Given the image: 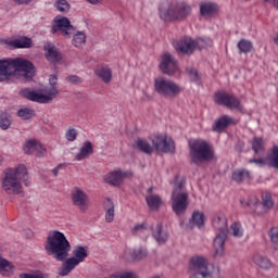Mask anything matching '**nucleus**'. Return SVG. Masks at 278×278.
I'll return each instance as SVG.
<instances>
[{
	"instance_id": "nucleus-19",
	"label": "nucleus",
	"mask_w": 278,
	"mask_h": 278,
	"mask_svg": "<svg viewBox=\"0 0 278 278\" xmlns=\"http://www.w3.org/2000/svg\"><path fill=\"white\" fill-rule=\"evenodd\" d=\"M228 233L229 232L220 231L214 238V257H223V255H225V242H227Z\"/></svg>"
},
{
	"instance_id": "nucleus-48",
	"label": "nucleus",
	"mask_w": 278,
	"mask_h": 278,
	"mask_svg": "<svg viewBox=\"0 0 278 278\" xmlns=\"http://www.w3.org/2000/svg\"><path fill=\"white\" fill-rule=\"evenodd\" d=\"M147 229V224L142 223L139 225H136L135 227L131 228V233L136 236V233H142Z\"/></svg>"
},
{
	"instance_id": "nucleus-57",
	"label": "nucleus",
	"mask_w": 278,
	"mask_h": 278,
	"mask_svg": "<svg viewBox=\"0 0 278 278\" xmlns=\"http://www.w3.org/2000/svg\"><path fill=\"white\" fill-rule=\"evenodd\" d=\"M266 3H271L274 8L277 5V0H265Z\"/></svg>"
},
{
	"instance_id": "nucleus-36",
	"label": "nucleus",
	"mask_w": 278,
	"mask_h": 278,
	"mask_svg": "<svg viewBox=\"0 0 278 278\" xmlns=\"http://www.w3.org/2000/svg\"><path fill=\"white\" fill-rule=\"evenodd\" d=\"M12 125V119L10 118V114L8 112H0V129L3 131L10 129Z\"/></svg>"
},
{
	"instance_id": "nucleus-43",
	"label": "nucleus",
	"mask_w": 278,
	"mask_h": 278,
	"mask_svg": "<svg viewBox=\"0 0 278 278\" xmlns=\"http://www.w3.org/2000/svg\"><path fill=\"white\" fill-rule=\"evenodd\" d=\"M146 256H147V250L142 248L136 249L131 252V257L132 260H136V261L144 260Z\"/></svg>"
},
{
	"instance_id": "nucleus-27",
	"label": "nucleus",
	"mask_w": 278,
	"mask_h": 278,
	"mask_svg": "<svg viewBox=\"0 0 278 278\" xmlns=\"http://www.w3.org/2000/svg\"><path fill=\"white\" fill-rule=\"evenodd\" d=\"M251 179V172L249 169L239 168L232 172V181L236 184H244V181H250Z\"/></svg>"
},
{
	"instance_id": "nucleus-21",
	"label": "nucleus",
	"mask_w": 278,
	"mask_h": 278,
	"mask_svg": "<svg viewBox=\"0 0 278 278\" xmlns=\"http://www.w3.org/2000/svg\"><path fill=\"white\" fill-rule=\"evenodd\" d=\"M187 227H189V229H194V227L203 229V227H205V213L201 211H194L191 218L189 219Z\"/></svg>"
},
{
	"instance_id": "nucleus-33",
	"label": "nucleus",
	"mask_w": 278,
	"mask_h": 278,
	"mask_svg": "<svg viewBox=\"0 0 278 278\" xmlns=\"http://www.w3.org/2000/svg\"><path fill=\"white\" fill-rule=\"evenodd\" d=\"M40 151V154L41 155H45V153H47V149H45V148H42V144H38V143H36V140H29V141H27V143H26V146H25V148H24V151H25V153H29V151Z\"/></svg>"
},
{
	"instance_id": "nucleus-2",
	"label": "nucleus",
	"mask_w": 278,
	"mask_h": 278,
	"mask_svg": "<svg viewBox=\"0 0 278 278\" xmlns=\"http://www.w3.org/2000/svg\"><path fill=\"white\" fill-rule=\"evenodd\" d=\"M34 63L23 59L0 60V81H10L11 77L21 75L27 81L34 79Z\"/></svg>"
},
{
	"instance_id": "nucleus-34",
	"label": "nucleus",
	"mask_w": 278,
	"mask_h": 278,
	"mask_svg": "<svg viewBox=\"0 0 278 278\" xmlns=\"http://www.w3.org/2000/svg\"><path fill=\"white\" fill-rule=\"evenodd\" d=\"M17 116L22 118V121H31V118L36 116V111L29 108H22L17 111Z\"/></svg>"
},
{
	"instance_id": "nucleus-3",
	"label": "nucleus",
	"mask_w": 278,
	"mask_h": 278,
	"mask_svg": "<svg viewBox=\"0 0 278 278\" xmlns=\"http://www.w3.org/2000/svg\"><path fill=\"white\" fill-rule=\"evenodd\" d=\"M29 175L25 165H20L16 168H5L4 177L1 179V188L7 194H23V185L29 186Z\"/></svg>"
},
{
	"instance_id": "nucleus-6",
	"label": "nucleus",
	"mask_w": 278,
	"mask_h": 278,
	"mask_svg": "<svg viewBox=\"0 0 278 278\" xmlns=\"http://www.w3.org/2000/svg\"><path fill=\"white\" fill-rule=\"evenodd\" d=\"M186 185V178L179 175L175 176L174 189L172 191V210L176 216H184L188 212V191H184V186Z\"/></svg>"
},
{
	"instance_id": "nucleus-40",
	"label": "nucleus",
	"mask_w": 278,
	"mask_h": 278,
	"mask_svg": "<svg viewBox=\"0 0 278 278\" xmlns=\"http://www.w3.org/2000/svg\"><path fill=\"white\" fill-rule=\"evenodd\" d=\"M269 168H278V147L274 146L271 148V156L269 157V161L267 163Z\"/></svg>"
},
{
	"instance_id": "nucleus-17",
	"label": "nucleus",
	"mask_w": 278,
	"mask_h": 278,
	"mask_svg": "<svg viewBox=\"0 0 278 278\" xmlns=\"http://www.w3.org/2000/svg\"><path fill=\"white\" fill-rule=\"evenodd\" d=\"M176 51L184 55H192L197 51V41L190 37H184L177 42Z\"/></svg>"
},
{
	"instance_id": "nucleus-35",
	"label": "nucleus",
	"mask_w": 278,
	"mask_h": 278,
	"mask_svg": "<svg viewBox=\"0 0 278 278\" xmlns=\"http://www.w3.org/2000/svg\"><path fill=\"white\" fill-rule=\"evenodd\" d=\"M237 47L240 53H251V51H253V42H251V40L241 39Z\"/></svg>"
},
{
	"instance_id": "nucleus-37",
	"label": "nucleus",
	"mask_w": 278,
	"mask_h": 278,
	"mask_svg": "<svg viewBox=\"0 0 278 278\" xmlns=\"http://www.w3.org/2000/svg\"><path fill=\"white\" fill-rule=\"evenodd\" d=\"M253 262L258 266L260 268H270V260H268L265 256H262L260 254H256L253 256Z\"/></svg>"
},
{
	"instance_id": "nucleus-41",
	"label": "nucleus",
	"mask_w": 278,
	"mask_h": 278,
	"mask_svg": "<svg viewBox=\"0 0 278 278\" xmlns=\"http://www.w3.org/2000/svg\"><path fill=\"white\" fill-rule=\"evenodd\" d=\"M55 8L56 10H59V12H62L63 14L71 11V4L66 0H58L55 3Z\"/></svg>"
},
{
	"instance_id": "nucleus-22",
	"label": "nucleus",
	"mask_w": 278,
	"mask_h": 278,
	"mask_svg": "<svg viewBox=\"0 0 278 278\" xmlns=\"http://www.w3.org/2000/svg\"><path fill=\"white\" fill-rule=\"evenodd\" d=\"M152 236L159 244H166L168 242V231L164 230V224L159 222L155 229L152 230Z\"/></svg>"
},
{
	"instance_id": "nucleus-46",
	"label": "nucleus",
	"mask_w": 278,
	"mask_h": 278,
	"mask_svg": "<svg viewBox=\"0 0 278 278\" xmlns=\"http://www.w3.org/2000/svg\"><path fill=\"white\" fill-rule=\"evenodd\" d=\"M268 237H269V240H270V242L273 244H277L278 245V226L271 227L268 230Z\"/></svg>"
},
{
	"instance_id": "nucleus-55",
	"label": "nucleus",
	"mask_w": 278,
	"mask_h": 278,
	"mask_svg": "<svg viewBox=\"0 0 278 278\" xmlns=\"http://www.w3.org/2000/svg\"><path fill=\"white\" fill-rule=\"evenodd\" d=\"M123 260H125L126 262H129V250L126 249L123 253Z\"/></svg>"
},
{
	"instance_id": "nucleus-29",
	"label": "nucleus",
	"mask_w": 278,
	"mask_h": 278,
	"mask_svg": "<svg viewBox=\"0 0 278 278\" xmlns=\"http://www.w3.org/2000/svg\"><path fill=\"white\" fill-rule=\"evenodd\" d=\"M135 149L141 151V153H146V155H151V153H153V147L144 139H137L135 142Z\"/></svg>"
},
{
	"instance_id": "nucleus-32",
	"label": "nucleus",
	"mask_w": 278,
	"mask_h": 278,
	"mask_svg": "<svg viewBox=\"0 0 278 278\" xmlns=\"http://www.w3.org/2000/svg\"><path fill=\"white\" fill-rule=\"evenodd\" d=\"M146 201H147L148 207H150V210H159L160 205H162V198L157 194L147 195Z\"/></svg>"
},
{
	"instance_id": "nucleus-56",
	"label": "nucleus",
	"mask_w": 278,
	"mask_h": 278,
	"mask_svg": "<svg viewBox=\"0 0 278 278\" xmlns=\"http://www.w3.org/2000/svg\"><path fill=\"white\" fill-rule=\"evenodd\" d=\"M88 3H91L92 5H97L99 3H101V0H87Z\"/></svg>"
},
{
	"instance_id": "nucleus-39",
	"label": "nucleus",
	"mask_w": 278,
	"mask_h": 278,
	"mask_svg": "<svg viewBox=\"0 0 278 278\" xmlns=\"http://www.w3.org/2000/svg\"><path fill=\"white\" fill-rule=\"evenodd\" d=\"M74 47H81V45L86 43V33L84 31H77L74 34L73 40H72Z\"/></svg>"
},
{
	"instance_id": "nucleus-5",
	"label": "nucleus",
	"mask_w": 278,
	"mask_h": 278,
	"mask_svg": "<svg viewBox=\"0 0 278 278\" xmlns=\"http://www.w3.org/2000/svg\"><path fill=\"white\" fill-rule=\"evenodd\" d=\"M160 17L163 21H186L192 14V7L186 1L162 2L160 4Z\"/></svg>"
},
{
	"instance_id": "nucleus-44",
	"label": "nucleus",
	"mask_w": 278,
	"mask_h": 278,
	"mask_svg": "<svg viewBox=\"0 0 278 278\" xmlns=\"http://www.w3.org/2000/svg\"><path fill=\"white\" fill-rule=\"evenodd\" d=\"M110 278H138L134 271L113 273Z\"/></svg>"
},
{
	"instance_id": "nucleus-60",
	"label": "nucleus",
	"mask_w": 278,
	"mask_h": 278,
	"mask_svg": "<svg viewBox=\"0 0 278 278\" xmlns=\"http://www.w3.org/2000/svg\"><path fill=\"white\" fill-rule=\"evenodd\" d=\"M276 8H277V10H278V0H277V2H276Z\"/></svg>"
},
{
	"instance_id": "nucleus-1",
	"label": "nucleus",
	"mask_w": 278,
	"mask_h": 278,
	"mask_svg": "<svg viewBox=\"0 0 278 278\" xmlns=\"http://www.w3.org/2000/svg\"><path fill=\"white\" fill-rule=\"evenodd\" d=\"M71 249V242H68L66 236L60 230H54L52 236L47 237L45 244L47 254L52 255L56 262H64L59 269L60 277L71 275V273L75 270V267L79 266V264L88 257V250L83 245H77L76 249L73 250L74 256L67 258Z\"/></svg>"
},
{
	"instance_id": "nucleus-8",
	"label": "nucleus",
	"mask_w": 278,
	"mask_h": 278,
	"mask_svg": "<svg viewBox=\"0 0 278 278\" xmlns=\"http://www.w3.org/2000/svg\"><path fill=\"white\" fill-rule=\"evenodd\" d=\"M154 90L165 99H177L184 92V88L179 84L165 77L154 79Z\"/></svg>"
},
{
	"instance_id": "nucleus-15",
	"label": "nucleus",
	"mask_w": 278,
	"mask_h": 278,
	"mask_svg": "<svg viewBox=\"0 0 278 278\" xmlns=\"http://www.w3.org/2000/svg\"><path fill=\"white\" fill-rule=\"evenodd\" d=\"M160 68L164 75H175V73H179V64L177 63V59H175V56L168 52L162 55Z\"/></svg>"
},
{
	"instance_id": "nucleus-31",
	"label": "nucleus",
	"mask_w": 278,
	"mask_h": 278,
	"mask_svg": "<svg viewBox=\"0 0 278 278\" xmlns=\"http://www.w3.org/2000/svg\"><path fill=\"white\" fill-rule=\"evenodd\" d=\"M14 49H31V38L29 37H20L11 41Z\"/></svg>"
},
{
	"instance_id": "nucleus-23",
	"label": "nucleus",
	"mask_w": 278,
	"mask_h": 278,
	"mask_svg": "<svg viewBox=\"0 0 278 278\" xmlns=\"http://www.w3.org/2000/svg\"><path fill=\"white\" fill-rule=\"evenodd\" d=\"M45 50H46V58L48 62H50L51 64L61 62L62 53L58 51V48H55V46L48 43L47 46H45Z\"/></svg>"
},
{
	"instance_id": "nucleus-7",
	"label": "nucleus",
	"mask_w": 278,
	"mask_h": 278,
	"mask_svg": "<svg viewBox=\"0 0 278 278\" xmlns=\"http://www.w3.org/2000/svg\"><path fill=\"white\" fill-rule=\"evenodd\" d=\"M189 155L195 166H201L203 162H214V147L205 140L197 139L189 143Z\"/></svg>"
},
{
	"instance_id": "nucleus-10",
	"label": "nucleus",
	"mask_w": 278,
	"mask_h": 278,
	"mask_svg": "<svg viewBox=\"0 0 278 278\" xmlns=\"http://www.w3.org/2000/svg\"><path fill=\"white\" fill-rule=\"evenodd\" d=\"M247 205L248 207H254L256 214H266L268 210H271L275 203L273 202V195L268 192H264L262 193V202H258L255 197H250Z\"/></svg>"
},
{
	"instance_id": "nucleus-18",
	"label": "nucleus",
	"mask_w": 278,
	"mask_h": 278,
	"mask_svg": "<svg viewBox=\"0 0 278 278\" xmlns=\"http://www.w3.org/2000/svg\"><path fill=\"white\" fill-rule=\"evenodd\" d=\"M220 8L216 2H202L200 4V14L203 18H214V16H218V11Z\"/></svg>"
},
{
	"instance_id": "nucleus-4",
	"label": "nucleus",
	"mask_w": 278,
	"mask_h": 278,
	"mask_svg": "<svg viewBox=\"0 0 278 278\" xmlns=\"http://www.w3.org/2000/svg\"><path fill=\"white\" fill-rule=\"evenodd\" d=\"M49 86L43 89L45 93L31 90L29 88H22L18 91L22 99H27L28 101H34L35 103H51L60 90H58V74H52L49 76Z\"/></svg>"
},
{
	"instance_id": "nucleus-12",
	"label": "nucleus",
	"mask_w": 278,
	"mask_h": 278,
	"mask_svg": "<svg viewBox=\"0 0 278 278\" xmlns=\"http://www.w3.org/2000/svg\"><path fill=\"white\" fill-rule=\"evenodd\" d=\"M52 34L61 33L65 38H71L75 34V26L71 24L68 17H55L51 28Z\"/></svg>"
},
{
	"instance_id": "nucleus-58",
	"label": "nucleus",
	"mask_w": 278,
	"mask_h": 278,
	"mask_svg": "<svg viewBox=\"0 0 278 278\" xmlns=\"http://www.w3.org/2000/svg\"><path fill=\"white\" fill-rule=\"evenodd\" d=\"M148 193L153 194V187L148 188Z\"/></svg>"
},
{
	"instance_id": "nucleus-25",
	"label": "nucleus",
	"mask_w": 278,
	"mask_h": 278,
	"mask_svg": "<svg viewBox=\"0 0 278 278\" xmlns=\"http://www.w3.org/2000/svg\"><path fill=\"white\" fill-rule=\"evenodd\" d=\"M94 74L97 77L102 79L104 84H110L112 81V68H110L108 65H98L94 70Z\"/></svg>"
},
{
	"instance_id": "nucleus-59",
	"label": "nucleus",
	"mask_w": 278,
	"mask_h": 278,
	"mask_svg": "<svg viewBox=\"0 0 278 278\" xmlns=\"http://www.w3.org/2000/svg\"><path fill=\"white\" fill-rule=\"evenodd\" d=\"M3 164V156L0 155V166Z\"/></svg>"
},
{
	"instance_id": "nucleus-20",
	"label": "nucleus",
	"mask_w": 278,
	"mask_h": 278,
	"mask_svg": "<svg viewBox=\"0 0 278 278\" xmlns=\"http://www.w3.org/2000/svg\"><path fill=\"white\" fill-rule=\"evenodd\" d=\"M238 122L233 119L229 115H223L213 124V131H217L218 134H223L226 128L229 127V125H236Z\"/></svg>"
},
{
	"instance_id": "nucleus-45",
	"label": "nucleus",
	"mask_w": 278,
	"mask_h": 278,
	"mask_svg": "<svg viewBox=\"0 0 278 278\" xmlns=\"http://www.w3.org/2000/svg\"><path fill=\"white\" fill-rule=\"evenodd\" d=\"M230 229L232 231V236L235 238H242L243 236V232H242V226L238 223H233L231 226H230Z\"/></svg>"
},
{
	"instance_id": "nucleus-50",
	"label": "nucleus",
	"mask_w": 278,
	"mask_h": 278,
	"mask_svg": "<svg viewBox=\"0 0 278 278\" xmlns=\"http://www.w3.org/2000/svg\"><path fill=\"white\" fill-rule=\"evenodd\" d=\"M65 79L70 84H79L81 81V79L77 75L67 76Z\"/></svg>"
},
{
	"instance_id": "nucleus-52",
	"label": "nucleus",
	"mask_w": 278,
	"mask_h": 278,
	"mask_svg": "<svg viewBox=\"0 0 278 278\" xmlns=\"http://www.w3.org/2000/svg\"><path fill=\"white\" fill-rule=\"evenodd\" d=\"M14 3H17L18 5H27L29 3H31V1L34 0H13Z\"/></svg>"
},
{
	"instance_id": "nucleus-47",
	"label": "nucleus",
	"mask_w": 278,
	"mask_h": 278,
	"mask_svg": "<svg viewBox=\"0 0 278 278\" xmlns=\"http://www.w3.org/2000/svg\"><path fill=\"white\" fill-rule=\"evenodd\" d=\"M65 138L68 142H75V140H77V130L70 127L65 132Z\"/></svg>"
},
{
	"instance_id": "nucleus-16",
	"label": "nucleus",
	"mask_w": 278,
	"mask_h": 278,
	"mask_svg": "<svg viewBox=\"0 0 278 278\" xmlns=\"http://www.w3.org/2000/svg\"><path fill=\"white\" fill-rule=\"evenodd\" d=\"M72 201L73 204L80 210V212H86L88 210V204L90 203L88 194H86V192L78 187H76L72 192Z\"/></svg>"
},
{
	"instance_id": "nucleus-14",
	"label": "nucleus",
	"mask_w": 278,
	"mask_h": 278,
	"mask_svg": "<svg viewBox=\"0 0 278 278\" xmlns=\"http://www.w3.org/2000/svg\"><path fill=\"white\" fill-rule=\"evenodd\" d=\"M152 144L161 153H175V141L167 135H155L152 137Z\"/></svg>"
},
{
	"instance_id": "nucleus-42",
	"label": "nucleus",
	"mask_w": 278,
	"mask_h": 278,
	"mask_svg": "<svg viewBox=\"0 0 278 278\" xmlns=\"http://www.w3.org/2000/svg\"><path fill=\"white\" fill-rule=\"evenodd\" d=\"M186 73L189 75L191 81H200L201 75L199 74V71L194 67H186Z\"/></svg>"
},
{
	"instance_id": "nucleus-53",
	"label": "nucleus",
	"mask_w": 278,
	"mask_h": 278,
	"mask_svg": "<svg viewBox=\"0 0 278 278\" xmlns=\"http://www.w3.org/2000/svg\"><path fill=\"white\" fill-rule=\"evenodd\" d=\"M242 149H244V142H239L235 147V150L238 151V153H242Z\"/></svg>"
},
{
	"instance_id": "nucleus-30",
	"label": "nucleus",
	"mask_w": 278,
	"mask_h": 278,
	"mask_svg": "<svg viewBox=\"0 0 278 278\" xmlns=\"http://www.w3.org/2000/svg\"><path fill=\"white\" fill-rule=\"evenodd\" d=\"M14 273V265L10 263L8 260L0 256V275L3 277H10Z\"/></svg>"
},
{
	"instance_id": "nucleus-51",
	"label": "nucleus",
	"mask_w": 278,
	"mask_h": 278,
	"mask_svg": "<svg viewBox=\"0 0 278 278\" xmlns=\"http://www.w3.org/2000/svg\"><path fill=\"white\" fill-rule=\"evenodd\" d=\"M250 164H258V166H266V160L264 159H251Z\"/></svg>"
},
{
	"instance_id": "nucleus-26",
	"label": "nucleus",
	"mask_w": 278,
	"mask_h": 278,
	"mask_svg": "<svg viewBox=\"0 0 278 278\" xmlns=\"http://www.w3.org/2000/svg\"><path fill=\"white\" fill-rule=\"evenodd\" d=\"M93 153H94V148H92V142L85 141L83 147L80 148L79 153L75 155V160H77V162H81V160H86Z\"/></svg>"
},
{
	"instance_id": "nucleus-24",
	"label": "nucleus",
	"mask_w": 278,
	"mask_h": 278,
	"mask_svg": "<svg viewBox=\"0 0 278 278\" xmlns=\"http://www.w3.org/2000/svg\"><path fill=\"white\" fill-rule=\"evenodd\" d=\"M212 225L217 231L229 232L227 227V217L223 213H217L213 216Z\"/></svg>"
},
{
	"instance_id": "nucleus-49",
	"label": "nucleus",
	"mask_w": 278,
	"mask_h": 278,
	"mask_svg": "<svg viewBox=\"0 0 278 278\" xmlns=\"http://www.w3.org/2000/svg\"><path fill=\"white\" fill-rule=\"evenodd\" d=\"M20 278H45V275L42 273L39 274H20Z\"/></svg>"
},
{
	"instance_id": "nucleus-9",
	"label": "nucleus",
	"mask_w": 278,
	"mask_h": 278,
	"mask_svg": "<svg viewBox=\"0 0 278 278\" xmlns=\"http://www.w3.org/2000/svg\"><path fill=\"white\" fill-rule=\"evenodd\" d=\"M193 273L189 278H214V273L207 267V260L203 256H195L191 258Z\"/></svg>"
},
{
	"instance_id": "nucleus-38",
	"label": "nucleus",
	"mask_w": 278,
	"mask_h": 278,
	"mask_svg": "<svg viewBox=\"0 0 278 278\" xmlns=\"http://www.w3.org/2000/svg\"><path fill=\"white\" fill-rule=\"evenodd\" d=\"M252 150L256 155H260L264 152V139L255 137L252 141Z\"/></svg>"
},
{
	"instance_id": "nucleus-11",
	"label": "nucleus",
	"mask_w": 278,
	"mask_h": 278,
	"mask_svg": "<svg viewBox=\"0 0 278 278\" xmlns=\"http://www.w3.org/2000/svg\"><path fill=\"white\" fill-rule=\"evenodd\" d=\"M215 103L224 105L225 108H228V110H237V112H242V110H244L240 100L236 96L227 92H216Z\"/></svg>"
},
{
	"instance_id": "nucleus-28",
	"label": "nucleus",
	"mask_w": 278,
	"mask_h": 278,
	"mask_svg": "<svg viewBox=\"0 0 278 278\" xmlns=\"http://www.w3.org/2000/svg\"><path fill=\"white\" fill-rule=\"evenodd\" d=\"M103 207L105 211V220L108 223H113L114 222V202L112 201V199L106 198V200L103 203Z\"/></svg>"
},
{
	"instance_id": "nucleus-54",
	"label": "nucleus",
	"mask_w": 278,
	"mask_h": 278,
	"mask_svg": "<svg viewBox=\"0 0 278 278\" xmlns=\"http://www.w3.org/2000/svg\"><path fill=\"white\" fill-rule=\"evenodd\" d=\"M62 166H64V164H59V165L52 170L54 177H58V173H60V168H61Z\"/></svg>"
},
{
	"instance_id": "nucleus-13",
	"label": "nucleus",
	"mask_w": 278,
	"mask_h": 278,
	"mask_svg": "<svg viewBox=\"0 0 278 278\" xmlns=\"http://www.w3.org/2000/svg\"><path fill=\"white\" fill-rule=\"evenodd\" d=\"M131 178H134V172L131 169L129 170L117 169L106 174L104 176V181L105 184H109L114 188H118L119 186H123V181H125V179H131Z\"/></svg>"
}]
</instances>
